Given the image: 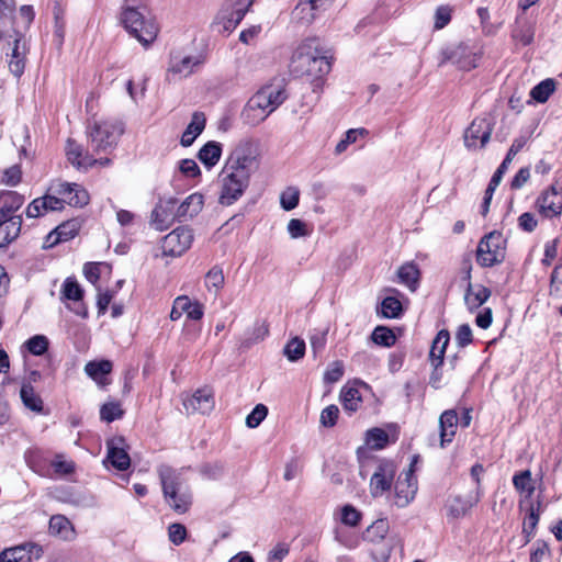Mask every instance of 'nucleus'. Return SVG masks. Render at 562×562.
Instances as JSON below:
<instances>
[{
    "label": "nucleus",
    "mask_w": 562,
    "mask_h": 562,
    "mask_svg": "<svg viewBox=\"0 0 562 562\" xmlns=\"http://www.w3.org/2000/svg\"><path fill=\"white\" fill-rule=\"evenodd\" d=\"M389 442V435L380 428H372L367 432V443L373 449H382Z\"/></svg>",
    "instance_id": "obj_53"
},
{
    "label": "nucleus",
    "mask_w": 562,
    "mask_h": 562,
    "mask_svg": "<svg viewBox=\"0 0 562 562\" xmlns=\"http://www.w3.org/2000/svg\"><path fill=\"white\" fill-rule=\"evenodd\" d=\"M204 283L209 292L213 293V295L216 296L224 285V274L222 269L216 266L213 267L206 273Z\"/></svg>",
    "instance_id": "obj_42"
},
{
    "label": "nucleus",
    "mask_w": 562,
    "mask_h": 562,
    "mask_svg": "<svg viewBox=\"0 0 562 562\" xmlns=\"http://www.w3.org/2000/svg\"><path fill=\"white\" fill-rule=\"evenodd\" d=\"M183 406L188 413L199 412L209 413L214 407L213 392L209 387L196 390L190 397L183 401Z\"/></svg>",
    "instance_id": "obj_19"
},
{
    "label": "nucleus",
    "mask_w": 562,
    "mask_h": 562,
    "mask_svg": "<svg viewBox=\"0 0 562 562\" xmlns=\"http://www.w3.org/2000/svg\"><path fill=\"white\" fill-rule=\"evenodd\" d=\"M24 195L15 191H2L0 192V216L1 217H22L15 215V212L24 204Z\"/></svg>",
    "instance_id": "obj_22"
},
{
    "label": "nucleus",
    "mask_w": 562,
    "mask_h": 562,
    "mask_svg": "<svg viewBox=\"0 0 562 562\" xmlns=\"http://www.w3.org/2000/svg\"><path fill=\"white\" fill-rule=\"evenodd\" d=\"M540 516L536 510L535 505H530L528 509V514L522 522V533L525 536V542L528 543L535 535V530L539 522Z\"/></svg>",
    "instance_id": "obj_44"
},
{
    "label": "nucleus",
    "mask_w": 562,
    "mask_h": 562,
    "mask_svg": "<svg viewBox=\"0 0 562 562\" xmlns=\"http://www.w3.org/2000/svg\"><path fill=\"white\" fill-rule=\"evenodd\" d=\"M241 20L243 19L240 18V13H234L232 9L227 8L217 14L214 21V27L220 33H229L236 29Z\"/></svg>",
    "instance_id": "obj_33"
},
{
    "label": "nucleus",
    "mask_w": 562,
    "mask_h": 562,
    "mask_svg": "<svg viewBox=\"0 0 562 562\" xmlns=\"http://www.w3.org/2000/svg\"><path fill=\"white\" fill-rule=\"evenodd\" d=\"M158 474L164 494H170L173 493V491L188 487L184 479L182 477V473L169 465L159 467Z\"/></svg>",
    "instance_id": "obj_20"
},
{
    "label": "nucleus",
    "mask_w": 562,
    "mask_h": 562,
    "mask_svg": "<svg viewBox=\"0 0 562 562\" xmlns=\"http://www.w3.org/2000/svg\"><path fill=\"white\" fill-rule=\"evenodd\" d=\"M106 458L104 463L109 462L117 471H125L131 465V458L127 453V445L122 436H115L106 440Z\"/></svg>",
    "instance_id": "obj_15"
},
{
    "label": "nucleus",
    "mask_w": 562,
    "mask_h": 562,
    "mask_svg": "<svg viewBox=\"0 0 562 562\" xmlns=\"http://www.w3.org/2000/svg\"><path fill=\"white\" fill-rule=\"evenodd\" d=\"M49 532L64 540H70L75 536V529L70 520L64 515H54L49 519Z\"/></svg>",
    "instance_id": "obj_30"
},
{
    "label": "nucleus",
    "mask_w": 562,
    "mask_h": 562,
    "mask_svg": "<svg viewBox=\"0 0 562 562\" xmlns=\"http://www.w3.org/2000/svg\"><path fill=\"white\" fill-rule=\"evenodd\" d=\"M442 56L441 65L450 61L461 70H471L477 66L481 54L474 46L461 43L442 52Z\"/></svg>",
    "instance_id": "obj_8"
},
{
    "label": "nucleus",
    "mask_w": 562,
    "mask_h": 562,
    "mask_svg": "<svg viewBox=\"0 0 562 562\" xmlns=\"http://www.w3.org/2000/svg\"><path fill=\"white\" fill-rule=\"evenodd\" d=\"M341 402L344 408L349 412H356L361 404V395L356 387H345L341 391Z\"/></svg>",
    "instance_id": "obj_46"
},
{
    "label": "nucleus",
    "mask_w": 562,
    "mask_h": 562,
    "mask_svg": "<svg viewBox=\"0 0 562 562\" xmlns=\"http://www.w3.org/2000/svg\"><path fill=\"white\" fill-rule=\"evenodd\" d=\"M530 562H551V551L544 541L538 540L533 543Z\"/></svg>",
    "instance_id": "obj_55"
},
{
    "label": "nucleus",
    "mask_w": 562,
    "mask_h": 562,
    "mask_svg": "<svg viewBox=\"0 0 562 562\" xmlns=\"http://www.w3.org/2000/svg\"><path fill=\"white\" fill-rule=\"evenodd\" d=\"M395 465L389 460H379L370 479V492L379 497L389 491L395 476Z\"/></svg>",
    "instance_id": "obj_9"
},
{
    "label": "nucleus",
    "mask_w": 562,
    "mask_h": 562,
    "mask_svg": "<svg viewBox=\"0 0 562 562\" xmlns=\"http://www.w3.org/2000/svg\"><path fill=\"white\" fill-rule=\"evenodd\" d=\"M330 69V57L317 38L302 41L290 61V71L295 77L306 78L312 82L322 80Z\"/></svg>",
    "instance_id": "obj_2"
},
{
    "label": "nucleus",
    "mask_w": 562,
    "mask_h": 562,
    "mask_svg": "<svg viewBox=\"0 0 562 562\" xmlns=\"http://www.w3.org/2000/svg\"><path fill=\"white\" fill-rule=\"evenodd\" d=\"M204 205V196L194 192L188 195L180 204L177 203L178 220H189L198 215Z\"/></svg>",
    "instance_id": "obj_23"
},
{
    "label": "nucleus",
    "mask_w": 562,
    "mask_h": 562,
    "mask_svg": "<svg viewBox=\"0 0 562 562\" xmlns=\"http://www.w3.org/2000/svg\"><path fill=\"white\" fill-rule=\"evenodd\" d=\"M50 465L53 468V474L57 476H65L69 475L75 472L76 465L75 462L71 460H67L64 458V456H56Z\"/></svg>",
    "instance_id": "obj_51"
},
{
    "label": "nucleus",
    "mask_w": 562,
    "mask_h": 562,
    "mask_svg": "<svg viewBox=\"0 0 562 562\" xmlns=\"http://www.w3.org/2000/svg\"><path fill=\"white\" fill-rule=\"evenodd\" d=\"M179 301H182L184 310H181L182 313L187 314V317L192 321H200L204 315V308L201 303L198 301L192 302L187 295L178 296Z\"/></svg>",
    "instance_id": "obj_45"
},
{
    "label": "nucleus",
    "mask_w": 562,
    "mask_h": 562,
    "mask_svg": "<svg viewBox=\"0 0 562 562\" xmlns=\"http://www.w3.org/2000/svg\"><path fill=\"white\" fill-rule=\"evenodd\" d=\"M417 461L415 457L409 465V469L402 473L395 483V499L394 503L397 507H406L417 493V477L414 474V464Z\"/></svg>",
    "instance_id": "obj_10"
},
{
    "label": "nucleus",
    "mask_w": 562,
    "mask_h": 562,
    "mask_svg": "<svg viewBox=\"0 0 562 562\" xmlns=\"http://www.w3.org/2000/svg\"><path fill=\"white\" fill-rule=\"evenodd\" d=\"M339 416V408L336 405L326 406L319 417V423L324 427H333L336 425Z\"/></svg>",
    "instance_id": "obj_60"
},
{
    "label": "nucleus",
    "mask_w": 562,
    "mask_h": 562,
    "mask_svg": "<svg viewBox=\"0 0 562 562\" xmlns=\"http://www.w3.org/2000/svg\"><path fill=\"white\" fill-rule=\"evenodd\" d=\"M367 134H368V131L366 128H351V130H348L345 133V137L340 142H338V144L336 145L335 154L336 155L342 154L344 151H346V149L348 148V146L350 144H353V143L357 142L359 136H364Z\"/></svg>",
    "instance_id": "obj_52"
},
{
    "label": "nucleus",
    "mask_w": 562,
    "mask_h": 562,
    "mask_svg": "<svg viewBox=\"0 0 562 562\" xmlns=\"http://www.w3.org/2000/svg\"><path fill=\"white\" fill-rule=\"evenodd\" d=\"M402 312V304L401 302L393 297L387 296L385 297L381 303V313L386 318H396L400 316Z\"/></svg>",
    "instance_id": "obj_54"
},
{
    "label": "nucleus",
    "mask_w": 562,
    "mask_h": 562,
    "mask_svg": "<svg viewBox=\"0 0 562 562\" xmlns=\"http://www.w3.org/2000/svg\"><path fill=\"white\" fill-rule=\"evenodd\" d=\"M319 10L310 1L301 0L293 10V18L301 24H310L314 21Z\"/></svg>",
    "instance_id": "obj_37"
},
{
    "label": "nucleus",
    "mask_w": 562,
    "mask_h": 562,
    "mask_svg": "<svg viewBox=\"0 0 562 562\" xmlns=\"http://www.w3.org/2000/svg\"><path fill=\"white\" fill-rule=\"evenodd\" d=\"M8 66L12 75L21 77L24 72L26 56L29 54V43L25 35L20 31H14V40L9 43Z\"/></svg>",
    "instance_id": "obj_12"
},
{
    "label": "nucleus",
    "mask_w": 562,
    "mask_h": 562,
    "mask_svg": "<svg viewBox=\"0 0 562 562\" xmlns=\"http://www.w3.org/2000/svg\"><path fill=\"white\" fill-rule=\"evenodd\" d=\"M327 333L328 329L316 330L310 337L311 348L314 355L322 352L327 342Z\"/></svg>",
    "instance_id": "obj_62"
},
{
    "label": "nucleus",
    "mask_w": 562,
    "mask_h": 562,
    "mask_svg": "<svg viewBox=\"0 0 562 562\" xmlns=\"http://www.w3.org/2000/svg\"><path fill=\"white\" fill-rule=\"evenodd\" d=\"M288 93L284 86L279 83H271L258 90L248 101L262 111L265 116L268 117L274 112L285 100Z\"/></svg>",
    "instance_id": "obj_5"
},
{
    "label": "nucleus",
    "mask_w": 562,
    "mask_h": 562,
    "mask_svg": "<svg viewBox=\"0 0 562 562\" xmlns=\"http://www.w3.org/2000/svg\"><path fill=\"white\" fill-rule=\"evenodd\" d=\"M491 296V290L484 285H473L472 282L465 288L464 302L469 310L473 311L482 306Z\"/></svg>",
    "instance_id": "obj_25"
},
{
    "label": "nucleus",
    "mask_w": 562,
    "mask_h": 562,
    "mask_svg": "<svg viewBox=\"0 0 562 562\" xmlns=\"http://www.w3.org/2000/svg\"><path fill=\"white\" fill-rule=\"evenodd\" d=\"M112 370V363L109 360L90 361L86 364V373L95 381L101 380Z\"/></svg>",
    "instance_id": "obj_43"
},
{
    "label": "nucleus",
    "mask_w": 562,
    "mask_h": 562,
    "mask_svg": "<svg viewBox=\"0 0 562 562\" xmlns=\"http://www.w3.org/2000/svg\"><path fill=\"white\" fill-rule=\"evenodd\" d=\"M178 220L177 199H160L151 212V225L158 231H165Z\"/></svg>",
    "instance_id": "obj_13"
},
{
    "label": "nucleus",
    "mask_w": 562,
    "mask_h": 562,
    "mask_svg": "<svg viewBox=\"0 0 562 562\" xmlns=\"http://www.w3.org/2000/svg\"><path fill=\"white\" fill-rule=\"evenodd\" d=\"M192 241L193 231L190 227H177L162 238V254L171 257L181 256L191 247Z\"/></svg>",
    "instance_id": "obj_7"
},
{
    "label": "nucleus",
    "mask_w": 562,
    "mask_h": 562,
    "mask_svg": "<svg viewBox=\"0 0 562 562\" xmlns=\"http://www.w3.org/2000/svg\"><path fill=\"white\" fill-rule=\"evenodd\" d=\"M555 90V82L553 79H544L530 91V97L537 102L543 103Z\"/></svg>",
    "instance_id": "obj_41"
},
{
    "label": "nucleus",
    "mask_w": 562,
    "mask_h": 562,
    "mask_svg": "<svg viewBox=\"0 0 562 562\" xmlns=\"http://www.w3.org/2000/svg\"><path fill=\"white\" fill-rule=\"evenodd\" d=\"M305 353V341L299 337L292 338L284 347V355L290 361H297Z\"/></svg>",
    "instance_id": "obj_48"
},
{
    "label": "nucleus",
    "mask_w": 562,
    "mask_h": 562,
    "mask_svg": "<svg viewBox=\"0 0 562 562\" xmlns=\"http://www.w3.org/2000/svg\"><path fill=\"white\" fill-rule=\"evenodd\" d=\"M493 122L487 117H476L464 133V145L469 149L484 147L491 138Z\"/></svg>",
    "instance_id": "obj_11"
},
{
    "label": "nucleus",
    "mask_w": 562,
    "mask_h": 562,
    "mask_svg": "<svg viewBox=\"0 0 562 562\" xmlns=\"http://www.w3.org/2000/svg\"><path fill=\"white\" fill-rule=\"evenodd\" d=\"M222 145L218 142L210 140L198 153L200 161L209 169L213 168L221 159Z\"/></svg>",
    "instance_id": "obj_31"
},
{
    "label": "nucleus",
    "mask_w": 562,
    "mask_h": 562,
    "mask_svg": "<svg viewBox=\"0 0 562 562\" xmlns=\"http://www.w3.org/2000/svg\"><path fill=\"white\" fill-rule=\"evenodd\" d=\"M458 414L454 409L445 411L439 417L440 446L450 443L457 432Z\"/></svg>",
    "instance_id": "obj_21"
},
{
    "label": "nucleus",
    "mask_w": 562,
    "mask_h": 562,
    "mask_svg": "<svg viewBox=\"0 0 562 562\" xmlns=\"http://www.w3.org/2000/svg\"><path fill=\"white\" fill-rule=\"evenodd\" d=\"M268 414V408L263 404H258L255 406L252 412L246 418V425L249 428H256L260 425V423L266 418Z\"/></svg>",
    "instance_id": "obj_61"
},
{
    "label": "nucleus",
    "mask_w": 562,
    "mask_h": 562,
    "mask_svg": "<svg viewBox=\"0 0 562 562\" xmlns=\"http://www.w3.org/2000/svg\"><path fill=\"white\" fill-rule=\"evenodd\" d=\"M513 485L515 490L525 496V498L531 497L535 492V482L529 470H524L516 473L513 476Z\"/></svg>",
    "instance_id": "obj_36"
},
{
    "label": "nucleus",
    "mask_w": 562,
    "mask_h": 562,
    "mask_svg": "<svg viewBox=\"0 0 562 562\" xmlns=\"http://www.w3.org/2000/svg\"><path fill=\"white\" fill-rule=\"evenodd\" d=\"M145 7L125 5L121 13V22L132 36L148 47L156 40L158 27L151 19L145 16Z\"/></svg>",
    "instance_id": "obj_3"
},
{
    "label": "nucleus",
    "mask_w": 562,
    "mask_h": 562,
    "mask_svg": "<svg viewBox=\"0 0 562 562\" xmlns=\"http://www.w3.org/2000/svg\"><path fill=\"white\" fill-rule=\"evenodd\" d=\"M258 166L252 145L249 142H240L229 154L221 172L218 201L222 205H232L243 196Z\"/></svg>",
    "instance_id": "obj_1"
},
{
    "label": "nucleus",
    "mask_w": 562,
    "mask_h": 562,
    "mask_svg": "<svg viewBox=\"0 0 562 562\" xmlns=\"http://www.w3.org/2000/svg\"><path fill=\"white\" fill-rule=\"evenodd\" d=\"M83 290L75 278L68 277L61 286V300L79 302L82 300Z\"/></svg>",
    "instance_id": "obj_40"
},
{
    "label": "nucleus",
    "mask_w": 562,
    "mask_h": 562,
    "mask_svg": "<svg viewBox=\"0 0 562 562\" xmlns=\"http://www.w3.org/2000/svg\"><path fill=\"white\" fill-rule=\"evenodd\" d=\"M449 339L450 336L447 330H440L434 339L429 356L435 368L442 363Z\"/></svg>",
    "instance_id": "obj_34"
},
{
    "label": "nucleus",
    "mask_w": 562,
    "mask_h": 562,
    "mask_svg": "<svg viewBox=\"0 0 562 562\" xmlns=\"http://www.w3.org/2000/svg\"><path fill=\"white\" fill-rule=\"evenodd\" d=\"M371 339L374 344L383 347H391L395 344L396 337L394 333L384 326H378L372 335Z\"/></svg>",
    "instance_id": "obj_50"
},
{
    "label": "nucleus",
    "mask_w": 562,
    "mask_h": 562,
    "mask_svg": "<svg viewBox=\"0 0 562 562\" xmlns=\"http://www.w3.org/2000/svg\"><path fill=\"white\" fill-rule=\"evenodd\" d=\"M33 544H21L3 550L0 562H30L32 560Z\"/></svg>",
    "instance_id": "obj_32"
},
{
    "label": "nucleus",
    "mask_w": 562,
    "mask_h": 562,
    "mask_svg": "<svg viewBox=\"0 0 562 562\" xmlns=\"http://www.w3.org/2000/svg\"><path fill=\"white\" fill-rule=\"evenodd\" d=\"M482 496V491L475 488L468 495H451L447 498L445 508L447 515L451 518L459 519L465 516L470 509L475 506Z\"/></svg>",
    "instance_id": "obj_16"
},
{
    "label": "nucleus",
    "mask_w": 562,
    "mask_h": 562,
    "mask_svg": "<svg viewBox=\"0 0 562 562\" xmlns=\"http://www.w3.org/2000/svg\"><path fill=\"white\" fill-rule=\"evenodd\" d=\"M22 226V217H1L0 216V247H3L14 240Z\"/></svg>",
    "instance_id": "obj_29"
},
{
    "label": "nucleus",
    "mask_w": 562,
    "mask_h": 562,
    "mask_svg": "<svg viewBox=\"0 0 562 562\" xmlns=\"http://www.w3.org/2000/svg\"><path fill=\"white\" fill-rule=\"evenodd\" d=\"M505 258L504 239L501 233L492 232L485 235L479 243L476 260L482 267H493Z\"/></svg>",
    "instance_id": "obj_6"
},
{
    "label": "nucleus",
    "mask_w": 562,
    "mask_h": 562,
    "mask_svg": "<svg viewBox=\"0 0 562 562\" xmlns=\"http://www.w3.org/2000/svg\"><path fill=\"white\" fill-rule=\"evenodd\" d=\"M79 228L80 224L77 220H70L61 223L56 227L57 237L55 238V241L64 243L74 238L78 234Z\"/></svg>",
    "instance_id": "obj_47"
},
{
    "label": "nucleus",
    "mask_w": 562,
    "mask_h": 562,
    "mask_svg": "<svg viewBox=\"0 0 562 562\" xmlns=\"http://www.w3.org/2000/svg\"><path fill=\"white\" fill-rule=\"evenodd\" d=\"M122 133L121 124L113 121H95L88 127L90 146L94 153L113 148Z\"/></svg>",
    "instance_id": "obj_4"
},
{
    "label": "nucleus",
    "mask_w": 562,
    "mask_h": 562,
    "mask_svg": "<svg viewBox=\"0 0 562 562\" xmlns=\"http://www.w3.org/2000/svg\"><path fill=\"white\" fill-rule=\"evenodd\" d=\"M397 277L401 283L414 291L418 284L419 270L413 262H407L398 268Z\"/></svg>",
    "instance_id": "obj_38"
},
{
    "label": "nucleus",
    "mask_w": 562,
    "mask_h": 562,
    "mask_svg": "<svg viewBox=\"0 0 562 562\" xmlns=\"http://www.w3.org/2000/svg\"><path fill=\"white\" fill-rule=\"evenodd\" d=\"M169 540L175 544H181L187 538V529L182 524H171L168 527Z\"/></svg>",
    "instance_id": "obj_63"
},
{
    "label": "nucleus",
    "mask_w": 562,
    "mask_h": 562,
    "mask_svg": "<svg viewBox=\"0 0 562 562\" xmlns=\"http://www.w3.org/2000/svg\"><path fill=\"white\" fill-rule=\"evenodd\" d=\"M392 551V542L383 541L379 544H372L370 554L374 562H387Z\"/></svg>",
    "instance_id": "obj_58"
},
{
    "label": "nucleus",
    "mask_w": 562,
    "mask_h": 562,
    "mask_svg": "<svg viewBox=\"0 0 562 562\" xmlns=\"http://www.w3.org/2000/svg\"><path fill=\"white\" fill-rule=\"evenodd\" d=\"M390 526L386 519H378L370 525L364 532V540L371 544H379L380 542L386 541V535Z\"/></svg>",
    "instance_id": "obj_35"
},
{
    "label": "nucleus",
    "mask_w": 562,
    "mask_h": 562,
    "mask_svg": "<svg viewBox=\"0 0 562 562\" xmlns=\"http://www.w3.org/2000/svg\"><path fill=\"white\" fill-rule=\"evenodd\" d=\"M50 190L54 194L59 195L63 204L82 207L89 203V194L78 183H69L58 181L52 184Z\"/></svg>",
    "instance_id": "obj_14"
},
{
    "label": "nucleus",
    "mask_w": 562,
    "mask_h": 562,
    "mask_svg": "<svg viewBox=\"0 0 562 562\" xmlns=\"http://www.w3.org/2000/svg\"><path fill=\"white\" fill-rule=\"evenodd\" d=\"M124 412L121 408V405L115 402L105 403L101 406L100 417L102 420L111 423L115 419H119L123 416Z\"/></svg>",
    "instance_id": "obj_57"
},
{
    "label": "nucleus",
    "mask_w": 562,
    "mask_h": 562,
    "mask_svg": "<svg viewBox=\"0 0 562 562\" xmlns=\"http://www.w3.org/2000/svg\"><path fill=\"white\" fill-rule=\"evenodd\" d=\"M206 124V117L203 112H194L191 121L181 136L182 146H191L195 138L203 132Z\"/></svg>",
    "instance_id": "obj_26"
},
{
    "label": "nucleus",
    "mask_w": 562,
    "mask_h": 562,
    "mask_svg": "<svg viewBox=\"0 0 562 562\" xmlns=\"http://www.w3.org/2000/svg\"><path fill=\"white\" fill-rule=\"evenodd\" d=\"M299 200V189L295 187H289L281 193L280 203L285 211H291L297 206Z\"/></svg>",
    "instance_id": "obj_56"
},
{
    "label": "nucleus",
    "mask_w": 562,
    "mask_h": 562,
    "mask_svg": "<svg viewBox=\"0 0 562 562\" xmlns=\"http://www.w3.org/2000/svg\"><path fill=\"white\" fill-rule=\"evenodd\" d=\"M267 117L265 116L262 111H259L258 108L250 105V102L248 101L246 105L243 109L241 112V120L245 124H248L250 126H257L261 122H263Z\"/></svg>",
    "instance_id": "obj_49"
},
{
    "label": "nucleus",
    "mask_w": 562,
    "mask_h": 562,
    "mask_svg": "<svg viewBox=\"0 0 562 562\" xmlns=\"http://www.w3.org/2000/svg\"><path fill=\"white\" fill-rule=\"evenodd\" d=\"M537 207L544 217L559 216L562 213V192L558 191L555 186H551L538 198Z\"/></svg>",
    "instance_id": "obj_17"
},
{
    "label": "nucleus",
    "mask_w": 562,
    "mask_h": 562,
    "mask_svg": "<svg viewBox=\"0 0 562 562\" xmlns=\"http://www.w3.org/2000/svg\"><path fill=\"white\" fill-rule=\"evenodd\" d=\"M66 155L68 160L77 168H89L95 164L93 156L83 153L82 146L71 139L67 142Z\"/></svg>",
    "instance_id": "obj_24"
},
{
    "label": "nucleus",
    "mask_w": 562,
    "mask_h": 562,
    "mask_svg": "<svg viewBox=\"0 0 562 562\" xmlns=\"http://www.w3.org/2000/svg\"><path fill=\"white\" fill-rule=\"evenodd\" d=\"M23 404L31 411L41 413L43 409V401L35 393L34 387L30 383H24L20 391Z\"/></svg>",
    "instance_id": "obj_39"
},
{
    "label": "nucleus",
    "mask_w": 562,
    "mask_h": 562,
    "mask_svg": "<svg viewBox=\"0 0 562 562\" xmlns=\"http://www.w3.org/2000/svg\"><path fill=\"white\" fill-rule=\"evenodd\" d=\"M48 339L44 335H36L26 341L29 351L34 356H42L47 351Z\"/></svg>",
    "instance_id": "obj_59"
},
{
    "label": "nucleus",
    "mask_w": 562,
    "mask_h": 562,
    "mask_svg": "<svg viewBox=\"0 0 562 562\" xmlns=\"http://www.w3.org/2000/svg\"><path fill=\"white\" fill-rule=\"evenodd\" d=\"M203 63L200 56L183 55L181 52H171L168 72L180 78L190 76L194 68Z\"/></svg>",
    "instance_id": "obj_18"
},
{
    "label": "nucleus",
    "mask_w": 562,
    "mask_h": 562,
    "mask_svg": "<svg viewBox=\"0 0 562 562\" xmlns=\"http://www.w3.org/2000/svg\"><path fill=\"white\" fill-rule=\"evenodd\" d=\"M535 31L533 22L517 19L512 31V38L517 45L528 46L533 42Z\"/></svg>",
    "instance_id": "obj_27"
},
{
    "label": "nucleus",
    "mask_w": 562,
    "mask_h": 562,
    "mask_svg": "<svg viewBox=\"0 0 562 562\" xmlns=\"http://www.w3.org/2000/svg\"><path fill=\"white\" fill-rule=\"evenodd\" d=\"M451 20V9L447 5H440L435 12V29L441 30L449 24Z\"/></svg>",
    "instance_id": "obj_64"
},
{
    "label": "nucleus",
    "mask_w": 562,
    "mask_h": 562,
    "mask_svg": "<svg viewBox=\"0 0 562 562\" xmlns=\"http://www.w3.org/2000/svg\"><path fill=\"white\" fill-rule=\"evenodd\" d=\"M167 504L178 514H184L192 504V493L189 487L164 494Z\"/></svg>",
    "instance_id": "obj_28"
}]
</instances>
